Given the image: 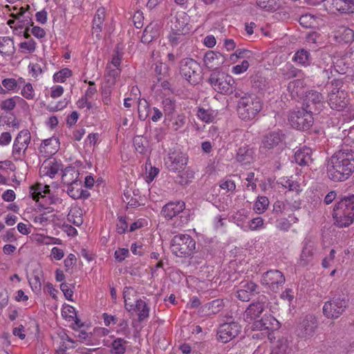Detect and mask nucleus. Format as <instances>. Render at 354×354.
Masks as SVG:
<instances>
[{
  "mask_svg": "<svg viewBox=\"0 0 354 354\" xmlns=\"http://www.w3.org/2000/svg\"><path fill=\"white\" fill-rule=\"evenodd\" d=\"M279 71L282 77L286 80L300 77L302 73L301 70L295 68L292 64L290 63H286L279 69Z\"/></svg>",
  "mask_w": 354,
  "mask_h": 354,
  "instance_id": "obj_30",
  "label": "nucleus"
},
{
  "mask_svg": "<svg viewBox=\"0 0 354 354\" xmlns=\"http://www.w3.org/2000/svg\"><path fill=\"white\" fill-rule=\"evenodd\" d=\"M293 60L301 66H309L310 64V54L305 49H300L295 53Z\"/></svg>",
  "mask_w": 354,
  "mask_h": 354,
  "instance_id": "obj_36",
  "label": "nucleus"
},
{
  "mask_svg": "<svg viewBox=\"0 0 354 354\" xmlns=\"http://www.w3.org/2000/svg\"><path fill=\"white\" fill-rule=\"evenodd\" d=\"M250 64L248 60H243L241 64H237L233 66L232 71L234 74H241L246 71Z\"/></svg>",
  "mask_w": 354,
  "mask_h": 354,
  "instance_id": "obj_58",
  "label": "nucleus"
},
{
  "mask_svg": "<svg viewBox=\"0 0 354 354\" xmlns=\"http://www.w3.org/2000/svg\"><path fill=\"white\" fill-rule=\"evenodd\" d=\"M23 97L28 100H32L35 97V91L30 83L26 84L21 92Z\"/></svg>",
  "mask_w": 354,
  "mask_h": 354,
  "instance_id": "obj_54",
  "label": "nucleus"
},
{
  "mask_svg": "<svg viewBox=\"0 0 354 354\" xmlns=\"http://www.w3.org/2000/svg\"><path fill=\"white\" fill-rule=\"evenodd\" d=\"M19 48L22 53H30L35 51L36 48V44L32 39L28 41L20 43Z\"/></svg>",
  "mask_w": 354,
  "mask_h": 354,
  "instance_id": "obj_51",
  "label": "nucleus"
},
{
  "mask_svg": "<svg viewBox=\"0 0 354 354\" xmlns=\"http://www.w3.org/2000/svg\"><path fill=\"white\" fill-rule=\"evenodd\" d=\"M186 123V116L185 114L181 113L177 115L172 120H171V124H169V127L171 130L174 131H180Z\"/></svg>",
  "mask_w": 354,
  "mask_h": 354,
  "instance_id": "obj_41",
  "label": "nucleus"
},
{
  "mask_svg": "<svg viewBox=\"0 0 354 354\" xmlns=\"http://www.w3.org/2000/svg\"><path fill=\"white\" fill-rule=\"evenodd\" d=\"M295 161L300 166H309L313 162L311 149L304 147L296 151L294 156Z\"/></svg>",
  "mask_w": 354,
  "mask_h": 354,
  "instance_id": "obj_19",
  "label": "nucleus"
},
{
  "mask_svg": "<svg viewBox=\"0 0 354 354\" xmlns=\"http://www.w3.org/2000/svg\"><path fill=\"white\" fill-rule=\"evenodd\" d=\"M224 303L222 299H215L201 306V310L205 315H215L223 310Z\"/></svg>",
  "mask_w": 354,
  "mask_h": 354,
  "instance_id": "obj_23",
  "label": "nucleus"
},
{
  "mask_svg": "<svg viewBox=\"0 0 354 354\" xmlns=\"http://www.w3.org/2000/svg\"><path fill=\"white\" fill-rule=\"evenodd\" d=\"M188 158L181 151H169L165 158L166 168L171 172L180 173L184 171L187 164Z\"/></svg>",
  "mask_w": 354,
  "mask_h": 354,
  "instance_id": "obj_12",
  "label": "nucleus"
},
{
  "mask_svg": "<svg viewBox=\"0 0 354 354\" xmlns=\"http://www.w3.org/2000/svg\"><path fill=\"white\" fill-rule=\"evenodd\" d=\"M111 86L104 84L102 87V97L104 104H109L111 102Z\"/></svg>",
  "mask_w": 354,
  "mask_h": 354,
  "instance_id": "obj_53",
  "label": "nucleus"
},
{
  "mask_svg": "<svg viewBox=\"0 0 354 354\" xmlns=\"http://www.w3.org/2000/svg\"><path fill=\"white\" fill-rule=\"evenodd\" d=\"M2 86L7 92L14 91L17 88V82L14 78H6L2 80Z\"/></svg>",
  "mask_w": 354,
  "mask_h": 354,
  "instance_id": "obj_55",
  "label": "nucleus"
},
{
  "mask_svg": "<svg viewBox=\"0 0 354 354\" xmlns=\"http://www.w3.org/2000/svg\"><path fill=\"white\" fill-rule=\"evenodd\" d=\"M261 109V102L254 95L244 94L243 97L237 102V114L239 118L244 121L254 119Z\"/></svg>",
  "mask_w": 354,
  "mask_h": 354,
  "instance_id": "obj_4",
  "label": "nucleus"
},
{
  "mask_svg": "<svg viewBox=\"0 0 354 354\" xmlns=\"http://www.w3.org/2000/svg\"><path fill=\"white\" fill-rule=\"evenodd\" d=\"M343 5L337 8L341 13L351 14L354 12V0H342Z\"/></svg>",
  "mask_w": 354,
  "mask_h": 354,
  "instance_id": "obj_49",
  "label": "nucleus"
},
{
  "mask_svg": "<svg viewBox=\"0 0 354 354\" xmlns=\"http://www.w3.org/2000/svg\"><path fill=\"white\" fill-rule=\"evenodd\" d=\"M354 171V151L341 149L330 158L327 165V174L335 182L344 181Z\"/></svg>",
  "mask_w": 354,
  "mask_h": 354,
  "instance_id": "obj_1",
  "label": "nucleus"
},
{
  "mask_svg": "<svg viewBox=\"0 0 354 354\" xmlns=\"http://www.w3.org/2000/svg\"><path fill=\"white\" fill-rule=\"evenodd\" d=\"M203 61L208 68L215 70L224 64L225 57L220 53L209 50L205 53Z\"/></svg>",
  "mask_w": 354,
  "mask_h": 354,
  "instance_id": "obj_18",
  "label": "nucleus"
},
{
  "mask_svg": "<svg viewBox=\"0 0 354 354\" xmlns=\"http://www.w3.org/2000/svg\"><path fill=\"white\" fill-rule=\"evenodd\" d=\"M263 226V219L261 217H257L250 221L249 228L252 230H257Z\"/></svg>",
  "mask_w": 354,
  "mask_h": 354,
  "instance_id": "obj_60",
  "label": "nucleus"
},
{
  "mask_svg": "<svg viewBox=\"0 0 354 354\" xmlns=\"http://www.w3.org/2000/svg\"><path fill=\"white\" fill-rule=\"evenodd\" d=\"M72 74L70 69L65 68L55 73L53 79L57 82H64L67 77H69Z\"/></svg>",
  "mask_w": 354,
  "mask_h": 354,
  "instance_id": "obj_50",
  "label": "nucleus"
},
{
  "mask_svg": "<svg viewBox=\"0 0 354 354\" xmlns=\"http://www.w3.org/2000/svg\"><path fill=\"white\" fill-rule=\"evenodd\" d=\"M176 24L171 27V32L168 36L170 45L176 47L179 44L185 45L187 43V39L185 37L184 29L185 24H180L178 18H176Z\"/></svg>",
  "mask_w": 354,
  "mask_h": 354,
  "instance_id": "obj_16",
  "label": "nucleus"
},
{
  "mask_svg": "<svg viewBox=\"0 0 354 354\" xmlns=\"http://www.w3.org/2000/svg\"><path fill=\"white\" fill-rule=\"evenodd\" d=\"M28 146L24 145V147H22V145H20L19 143H16L14 142L13 147H12V155L14 157V159L21 160L23 156L25 155V151L27 149Z\"/></svg>",
  "mask_w": 354,
  "mask_h": 354,
  "instance_id": "obj_47",
  "label": "nucleus"
},
{
  "mask_svg": "<svg viewBox=\"0 0 354 354\" xmlns=\"http://www.w3.org/2000/svg\"><path fill=\"white\" fill-rule=\"evenodd\" d=\"M68 171H66L62 176V180L64 183L68 184L67 193L73 199H79L81 198V194H80L82 188V182L77 180H73L69 183L66 178L68 177Z\"/></svg>",
  "mask_w": 354,
  "mask_h": 354,
  "instance_id": "obj_22",
  "label": "nucleus"
},
{
  "mask_svg": "<svg viewBox=\"0 0 354 354\" xmlns=\"http://www.w3.org/2000/svg\"><path fill=\"white\" fill-rule=\"evenodd\" d=\"M291 342L287 337H280L274 342L270 354H289L292 351Z\"/></svg>",
  "mask_w": 354,
  "mask_h": 354,
  "instance_id": "obj_21",
  "label": "nucleus"
},
{
  "mask_svg": "<svg viewBox=\"0 0 354 354\" xmlns=\"http://www.w3.org/2000/svg\"><path fill=\"white\" fill-rule=\"evenodd\" d=\"M317 328V321L315 317L308 315L298 323L295 334L299 338L306 340L315 335Z\"/></svg>",
  "mask_w": 354,
  "mask_h": 354,
  "instance_id": "obj_14",
  "label": "nucleus"
},
{
  "mask_svg": "<svg viewBox=\"0 0 354 354\" xmlns=\"http://www.w3.org/2000/svg\"><path fill=\"white\" fill-rule=\"evenodd\" d=\"M129 250L127 248H119L115 251L114 257L117 261L121 262L125 259V258L129 255Z\"/></svg>",
  "mask_w": 354,
  "mask_h": 354,
  "instance_id": "obj_61",
  "label": "nucleus"
},
{
  "mask_svg": "<svg viewBox=\"0 0 354 354\" xmlns=\"http://www.w3.org/2000/svg\"><path fill=\"white\" fill-rule=\"evenodd\" d=\"M155 73L158 75V80H160L165 76L167 73V67L162 63H159L156 65Z\"/></svg>",
  "mask_w": 354,
  "mask_h": 354,
  "instance_id": "obj_59",
  "label": "nucleus"
},
{
  "mask_svg": "<svg viewBox=\"0 0 354 354\" xmlns=\"http://www.w3.org/2000/svg\"><path fill=\"white\" fill-rule=\"evenodd\" d=\"M342 82L334 80L331 82L328 95V104L330 107L338 111L344 110L348 104L347 93L342 90Z\"/></svg>",
  "mask_w": 354,
  "mask_h": 354,
  "instance_id": "obj_7",
  "label": "nucleus"
},
{
  "mask_svg": "<svg viewBox=\"0 0 354 354\" xmlns=\"http://www.w3.org/2000/svg\"><path fill=\"white\" fill-rule=\"evenodd\" d=\"M163 109L165 114H172L175 110L176 106L174 101L170 98H166L162 101Z\"/></svg>",
  "mask_w": 354,
  "mask_h": 354,
  "instance_id": "obj_56",
  "label": "nucleus"
},
{
  "mask_svg": "<svg viewBox=\"0 0 354 354\" xmlns=\"http://www.w3.org/2000/svg\"><path fill=\"white\" fill-rule=\"evenodd\" d=\"M106 11L104 8H100L97 10L93 21V31L97 35L102 31L103 22L105 19Z\"/></svg>",
  "mask_w": 354,
  "mask_h": 354,
  "instance_id": "obj_29",
  "label": "nucleus"
},
{
  "mask_svg": "<svg viewBox=\"0 0 354 354\" xmlns=\"http://www.w3.org/2000/svg\"><path fill=\"white\" fill-rule=\"evenodd\" d=\"M185 209V203L183 201L169 202L163 206L161 214L167 220H172L177 217L179 221L173 225L175 227H180L187 224L189 220V214L184 211Z\"/></svg>",
  "mask_w": 354,
  "mask_h": 354,
  "instance_id": "obj_5",
  "label": "nucleus"
},
{
  "mask_svg": "<svg viewBox=\"0 0 354 354\" xmlns=\"http://www.w3.org/2000/svg\"><path fill=\"white\" fill-rule=\"evenodd\" d=\"M254 151L248 146L240 147L236 153V160L243 165L250 164L253 160Z\"/></svg>",
  "mask_w": 354,
  "mask_h": 354,
  "instance_id": "obj_26",
  "label": "nucleus"
},
{
  "mask_svg": "<svg viewBox=\"0 0 354 354\" xmlns=\"http://www.w3.org/2000/svg\"><path fill=\"white\" fill-rule=\"evenodd\" d=\"M314 251V243L310 241L306 242L300 255L299 264L302 266L308 265L313 259Z\"/></svg>",
  "mask_w": 354,
  "mask_h": 354,
  "instance_id": "obj_25",
  "label": "nucleus"
},
{
  "mask_svg": "<svg viewBox=\"0 0 354 354\" xmlns=\"http://www.w3.org/2000/svg\"><path fill=\"white\" fill-rule=\"evenodd\" d=\"M135 310L138 311L139 322H142L149 315V307L142 299L136 300L133 310Z\"/></svg>",
  "mask_w": 354,
  "mask_h": 354,
  "instance_id": "obj_33",
  "label": "nucleus"
},
{
  "mask_svg": "<svg viewBox=\"0 0 354 354\" xmlns=\"http://www.w3.org/2000/svg\"><path fill=\"white\" fill-rule=\"evenodd\" d=\"M60 289L63 292L64 297L69 301H73L72 297L73 291L70 288L69 285L66 283H62L60 285Z\"/></svg>",
  "mask_w": 354,
  "mask_h": 354,
  "instance_id": "obj_63",
  "label": "nucleus"
},
{
  "mask_svg": "<svg viewBox=\"0 0 354 354\" xmlns=\"http://www.w3.org/2000/svg\"><path fill=\"white\" fill-rule=\"evenodd\" d=\"M30 141V133L28 130L24 129L21 131L17 136L16 137L15 142L16 143H19L22 147L24 145L28 146Z\"/></svg>",
  "mask_w": 354,
  "mask_h": 354,
  "instance_id": "obj_45",
  "label": "nucleus"
},
{
  "mask_svg": "<svg viewBox=\"0 0 354 354\" xmlns=\"http://www.w3.org/2000/svg\"><path fill=\"white\" fill-rule=\"evenodd\" d=\"M305 85L304 80L299 78L289 82L288 85V90L292 97L299 96V95L303 94L302 90Z\"/></svg>",
  "mask_w": 354,
  "mask_h": 354,
  "instance_id": "obj_34",
  "label": "nucleus"
},
{
  "mask_svg": "<svg viewBox=\"0 0 354 354\" xmlns=\"http://www.w3.org/2000/svg\"><path fill=\"white\" fill-rule=\"evenodd\" d=\"M180 75L191 84H197L201 80L200 64L192 58L186 57L179 64Z\"/></svg>",
  "mask_w": 354,
  "mask_h": 354,
  "instance_id": "obj_9",
  "label": "nucleus"
},
{
  "mask_svg": "<svg viewBox=\"0 0 354 354\" xmlns=\"http://www.w3.org/2000/svg\"><path fill=\"white\" fill-rule=\"evenodd\" d=\"M324 59H330L329 57L323 59V62H319L318 67L322 69L323 73L327 78H330V75L332 73L333 63H326Z\"/></svg>",
  "mask_w": 354,
  "mask_h": 354,
  "instance_id": "obj_52",
  "label": "nucleus"
},
{
  "mask_svg": "<svg viewBox=\"0 0 354 354\" xmlns=\"http://www.w3.org/2000/svg\"><path fill=\"white\" fill-rule=\"evenodd\" d=\"M128 227V224L126 221V219L124 217H120L118 218V222L116 224V230L118 234H124Z\"/></svg>",
  "mask_w": 354,
  "mask_h": 354,
  "instance_id": "obj_64",
  "label": "nucleus"
},
{
  "mask_svg": "<svg viewBox=\"0 0 354 354\" xmlns=\"http://www.w3.org/2000/svg\"><path fill=\"white\" fill-rule=\"evenodd\" d=\"M12 16L15 19L23 18L19 22L21 23V25H19L21 27H25V32L24 36L26 39H29L30 37V34L28 33L29 27L28 26H32L33 22L32 21L30 14L27 12L26 9L24 7H21L19 9V12L16 14H12Z\"/></svg>",
  "mask_w": 354,
  "mask_h": 354,
  "instance_id": "obj_20",
  "label": "nucleus"
},
{
  "mask_svg": "<svg viewBox=\"0 0 354 354\" xmlns=\"http://www.w3.org/2000/svg\"><path fill=\"white\" fill-rule=\"evenodd\" d=\"M53 139H46L42 141L39 148V153L43 154L45 156H48L53 153L52 151H48V146L50 145Z\"/></svg>",
  "mask_w": 354,
  "mask_h": 354,
  "instance_id": "obj_57",
  "label": "nucleus"
},
{
  "mask_svg": "<svg viewBox=\"0 0 354 354\" xmlns=\"http://www.w3.org/2000/svg\"><path fill=\"white\" fill-rule=\"evenodd\" d=\"M158 35L157 24L150 23L144 30L141 37V41L144 44H149Z\"/></svg>",
  "mask_w": 354,
  "mask_h": 354,
  "instance_id": "obj_28",
  "label": "nucleus"
},
{
  "mask_svg": "<svg viewBox=\"0 0 354 354\" xmlns=\"http://www.w3.org/2000/svg\"><path fill=\"white\" fill-rule=\"evenodd\" d=\"M197 117L206 123L212 122L217 115V112L212 109L199 107L196 113Z\"/></svg>",
  "mask_w": 354,
  "mask_h": 354,
  "instance_id": "obj_31",
  "label": "nucleus"
},
{
  "mask_svg": "<svg viewBox=\"0 0 354 354\" xmlns=\"http://www.w3.org/2000/svg\"><path fill=\"white\" fill-rule=\"evenodd\" d=\"M138 111L140 120L144 121L147 118L151 111V107L146 100L140 101Z\"/></svg>",
  "mask_w": 354,
  "mask_h": 354,
  "instance_id": "obj_43",
  "label": "nucleus"
},
{
  "mask_svg": "<svg viewBox=\"0 0 354 354\" xmlns=\"http://www.w3.org/2000/svg\"><path fill=\"white\" fill-rule=\"evenodd\" d=\"M170 248L172 253L176 257H189L195 251L196 241L188 234H178L171 239Z\"/></svg>",
  "mask_w": 354,
  "mask_h": 354,
  "instance_id": "obj_6",
  "label": "nucleus"
},
{
  "mask_svg": "<svg viewBox=\"0 0 354 354\" xmlns=\"http://www.w3.org/2000/svg\"><path fill=\"white\" fill-rule=\"evenodd\" d=\"M208 82L218 93L224 95H231L234 91V80L232 76L223 72H214L211 73Z\"/></svg>",
  "mask_w": 354,
  "mask_h": 354,
  "instance_id": "obj_8",
  "label": "nucleus"
},
{
  "mask_svg": "<svg viewBox=\"0 0 354 354\" xmlns=\"http://www.w3.org/2000/svg\"><path fill=\"white\" fill-rule=\"evenodd\" d=\"M284 140V135L281 131H270L266 134L261 142V148L272 149Z\"/></svg>",
  "mask_w": 354,
  "mask_h": 354,
  "instance_id": "obj_17",
  "label": "nucleus"
},
{
  "mask_svg": "<svg viewBox=\"0 0 354 354\" xmlns=\"http://www.w3.org/2000/svg\"><path fill=\"white\" fill-rule=\"evenodd\" d=\"M137 194L131 189L127 188L124 190L122 200L129 206L131 207H137L140 205V203L136 198Z\"/></svg>",
  "mask_w": 354,
  "mask_h": 354,
  "instance_id": "obj_37",
  "label": "nucleus"
},
{
  "mask_svg": "<svg viewBox=\"0 0 354 354\" xmlns=\"http://www.w3.org/2000/svg\"><path fill=\"white\" fill-rule=\"evenodd\" d=\"M348 306L345 297H334L324 303L323 314L328 319H335L339 317Z\"/></svg>",
  "mask_w": 354,
  "mask_h": 354,
  "instance_id": "obj_11",
  "label": "nucleus"
},
{
  "mask_svg": "<svg viewBox=\"0 0 354 354\" xmlns=\"http://www.w3.org/2000/svg\"><path fill=\"white\" fill-rule=\"evenodd\" d=\"M58 165L55 162V160H49L44 162L40 168V172L44 176H48L50 178H53L58 172Z\"/></svg>",
  "mask_w": 354,
  "mask_h": 354,
  "instance_id": "obj_32",
  "label": "nucleus"
},
{
  "mask_svg": "<svg viewBox=\"0 0 354 354\" xmlns=\"http://www.w3.org/2000/svg\"><path fill=\"white\" fill-rule=\"evenodd\" d=\"M50 194V188L48 185H44L41 183H37L30 187V195L32 198L38 202L39 198H45L46 194Z\"/></svg>",
  "mask_w": 354,
  "mask_h": 354,
  "instance_id": "obj_27",
  "label": "nucleus"
},
{
  "mask_svg": "<svg viewBox=\"0 0 354 354\" xmlns=\"http://www.w3.org/2000/svg\"><path fill=\"white\" fill-rule=\"evenodd\" d=\"M128 342L122 338L114 339L111 344V352L113 354H124L126 352Z\"/></svg>",
  "mask_w": 354,
  "mask_h": 354,
  "instance_id": "obj_40",
  "label": "nucleus"
},
{
  "mask_svg": "<svg viewBox=\"0 0 354 354\" xmlns=\"http://www.w3.org/2000/svg\"><path fill=\"white\" fill-rule=\"evenodd\" d=\"M339 33L342 39L345 43H350L354 39V31L348 27H340L339 29Z\"/></svg>",
  "mask_w": 354,
  "mask_h": 354,
  "instance_id": "obj_44",
  "label": "nucleus"
},
{
  "mask_svg": "<svg viewBox=\"0 0 354 354\" xmlns=\"http://www.w3.org/2000/svg\"><path fill=\"white\" fill-rule=\"evenodd\" d=\"M143 13L140 11H136L133 17L134 26L137 28H141L143 26Z\"/></svg>",
  "mask_w": 354,
  "mask_h": 354,
  "instance_id": "obj_62",
  "label": "nucleus"
},
{
  "mask_svg": "<svg viewBox=\"0 0 354 354\" xmlns=\"http://www.w3.org/2000/svg\"><path fill=\"white\" fill-rule=\"evenodd\" d=\"M268 299L265 295H260L256 301L249 305L243 313V319L248 322H253V329L263 330L272 328L271 320L275 321L273 317H261L265 309L268 307Z\"/></svg>",
  "mask_w": 354,
  "mask_h": 354,
  "instance_id": "obj_2",
  "label": "nucleus"
},
{
  "mask_svg": "<svg viewBox=\"0 0 354 354\" xmlns=\"http://www.w3.org/2000/svg\"><path fill=\"white\" fill-rule=\"evenodd\" d=\"M252 56V53L250 50L244 48L236 49L235 53L230 55V59L235 62L238 58L250 59Z\"/></svg>",
  "mask_w": 354,
  "mask_h": 354,
  "instance_id": "obj_48",
  "label": "nucleus"
},
{
  "mask_svg": "<svg viewBox=\"0 0 354 354\" xmlns=\"http://www.w3.org/2000/svg\"><path fill=\"white\" fill-rule=\"evenodd\" d=\"M241 332V326L236 322L224 323L217 330V339L227 343L234 339Z\"/></svg>",
  "mask_w": 354,
  "mask_h": 354,
  "instance_id": "obj_15",
  "label": "nucleus"
},
{
  "mask_svg": "<svg viewBox=\"0 0 354 354\" xmlns=\"http://www.w3.org/2000/svg\"><path fill=\"white\" fill-rule=\"evenodd\" d=\"M313 109V108H310V110L301 109L290 112L288 117L290 125L298 130L306 131L310 129L314 122Z\"/></svg>",
  "mask_w": 354,
  "mask_h": 354,
  "instance_id": "obj_10",
  "label": "nucleus"
},
{
  "mask_svg": "<svg viewBox=\"0 0 354 354\" xmlns=\"http://www.w3.org/2000/svg\"><path fill=\"white\" fill-rule=\"evenodd\" d=\"M133 145L137 152L145 154L147 152V141L142 136H136L133 139Z\"/></svg>",
  "mask_w": 354,
  "mask_h": 354,
  "instance_id": "obj_46",
  "label": "nucleus"
},
{
  "mask_svg": "<svg viewBox=\"0 0 354 354\" xmlns=\"http://www.w3.org/2000/svg\"><path fill=\"white\" fill-rule=\"evenodd\" d=\"M15 51L13 40L9 37H0V53L10 55Z\"/></svg>",
  "mask_w": 354,
  "mask_h": 354,
  "instance_id": "obj_35",
  "label": "nucleus"
},
{
  "mask_svg": "<svg viewBox=\"0 0 354 354\" xmlns=\"http://www.w3.org/2000/svg\"><path fill=\"white\" fill-rule=\"evenodd\" d=\"M120 73V68H114L112 67L111 65H107L106 73L105 75L106 82L105 84H109V86H113L115 84L116 78L119 76Z\"/></svg>",
  "mask_w": 354,
  "mask_h": 354,
  "instance_id": "obj_38",
  "label": "nucleus"
},
{
  "mask_svg": "<svg viewBox=\"0 0 354 354\" xmlns=\"http://www.w3.org/2000/svg\"><path fill=\"white\" fill-rule=\"evenodd\" d=\"M136 290L132 287H125L123 290V297L124 299L125 308L131 312L134 310V304L131 297H134Z\"/></svg>",
  "mask_w": 354,
  "mask_h": 354,
  "instance_id": "obj_39",
  "label": "nucleus"
},
{
  "mask_svg": "<svg viewBox=\"0 0 354 354\" xmlns=\"http://www.w3.org/2000/svg\"><path fill=\"white\" fill-rule=\"evenodd\" d=\"M269 200L266 196H259L254 205V210L257 214L263 213L268 207Z\"/></svg>",
  "mask_w": 354,
  "mask_h": 354,
  "instance_id": "obj_42",
  "label": "nucleus"
},
{
  "mask_svg": "<svg viewBox=\"0 0 354 354\" xmlns=\"http://www.w3.org/2000/svg\"><path fill=\"white\" fill-rule=\"evenodd\" d=\"M323 100L322 94L316 91H310L306 95L307 109L313 108V111H317V106H320Z\"/></svg>",
  "mask_w": 354,
  "mask_h": 354,
  "instance_id": "obj_24",
  "label": "nucleus"
},
{
  "mask_svg": "<svg viewBox=\"0 0 354 354\" xmlns=\"http://www.w3.org/2000/svg\"><path fill=\"white\" fill-rule=\"evenodd\" d=\"M286 281L283 274L278 270H270L262 274L261 282L270 290L277 292Z\"/></svg>",
  "mask_w": 354,
  "mask_h": 354,
  "instance_id": "obj_13",
  "label": "nucleus"
},
{
  "mask_svg": "<svg viewBox=\"0 0 354 354\" xmlns=\"http://www.w3.org/2000/svg\"><path fill=\"white\" fill-rule=\"evenodd\" d=\"M333 217L335 224L339 227H348L354 221V195L344 197L338 201L334 208Z\"/></svg>",
  "mask_w": 354,
  "mask_h": 354,
  "instance_id": "obj_3",
  "label": "nucleus"
}]
</instances>
